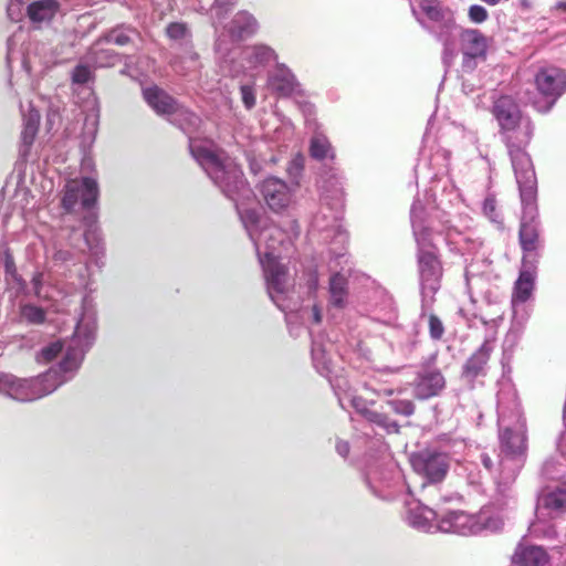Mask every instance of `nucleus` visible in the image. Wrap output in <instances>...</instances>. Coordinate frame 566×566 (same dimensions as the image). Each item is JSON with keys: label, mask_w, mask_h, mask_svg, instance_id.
Listing matches in <instances>:
<instances>
[{"label": "nucleus", "mask_w": 566, "mask_h": 566, "mask_svg": "<svg viewBox=\"0 0 566 566\" xmlns=\"http://www.w3.org/2000/svg\"><path fill=\"white\" fill-rule=\"evenodd\" d=\"M96 329L95 302L91 295H85L75 331L62 360L36 377L18 378L12 374H0V394L20 402H31L54 392L76 375L95 342Z\"/></svg>", "instance_id": "nucleus-1"}, {"label": "nucleus", "mask_w": 566, "mask_h": 566, "mask_svg": "<svg viewBox=\"0 0 566 566\" xmlns=\"http://www.w3.org/2000/svg\"><path fill=\"white\" fill-rule=\"evenodd\" d=\"M170 117L169 120L188 136L193 159L227 198L235 199L238 193L247 192L245 179L239 165L224 156L212 140L193 137L201 123L198 115L178 105V111Z\"/></svg>", "instance_id": "nucleus-2"}, {"label": "nucleus", "mask_w": 566, "mask_h": 566, "mask_svg": "<svg viewBox=\"0 0 566 566\" xmlns=\"http://www.w3.org/2000/svg\"><path fill=\"white\" fill-rule=\"evenodd\" d=\"M497 427L501 453L500 483L511 484L523 468L527 457V427L516 390L511 385L497 392Z\"/></svg>", "instance_id": "nucleus-3"}, {"label": "nucleus", "mask_w": 566, "mask_h": 566, "mask_svg": "<svg viewBox=\"0 0 566 566\" xmlns=\"http://www.w3.org/2000/svg\"><path fill=\"white\" fill-rule=\"evenodd\" d=\"M420 11L411 6V11L421 27L433 35L443 45L442 61L450 65L457 55V39L461 43L463 55L480 56L484 61L488 52V40L476 29H460L454 19L453 12L443 8L437 0H421Z\"/></svg>", "instance_id": "nucleus-4"}, {"label": "nucleus", "mask_w": 566, "mask_h": 566, "mask_svg": "<svg viewBox=\"0 0 566 566\" xmlns=\"http://www.w3.org/2000/svg\"><path fill=\"white\" fill-rule=\"evenodd\" d=\"M247 192L237 195L235 199L229 198L235 205L240 220L252 241L258 260H279L283 252H287L293 241L300 234V227L296 219L285 220L284 226L272 222L264 217L258 208H244L239 203L240 199H248L252 191L245 182Z\"/></svg>", "instance_id": "nucleus-5"}, {"label": "nucleus", "mask_w": 566, "mask_h": 566, "mask_svg": "<svg viewBox=\"0 0 566 566\" xmlns=\"http://www.w3.org/2000/svg\"><path fill=\"white\" fill-rule=\"evenodd\" d=\"M410 222L417 243V262L422 305L427 306L434 300L441 286L442 264L433 243V229L427 220V212L419 199H415L410 208Z\"/></svg>", "instance_id": "nucleus-6"}, {"label": "nucleus", "mask_w": 566, "mask_h": 566, "mask_svg": "<svg viewBox=\"0 0 566 566\" xmlns=\"http://www.w3.org/2000/svg\"><path fill=\"white\" fill-rule=\"evenodd\" d=\"M99 190L97 181L91 177L72 179L65 184L64 195L61 203L65 211L71 212L81 206L87 213L83 218L86 227L84 240L88 248L90 258L101 268L104 264L105 249L102 242L101 232L96 224L97 213L95 211Z\"/></svg>", "instance_id": "nucleus-7"}, {"label": "nucleus", "mask_w": 566, "mask_h": 566, "mask_svg": "<svg viewBox=\"0 0 566 566\" xmlns=\"http://www.w3.org/2000/svg\"><path fill=\"white\" fill-rule=\"evenodd\" d=\"M216 27L214 52L217 62L223 74H238L242 67L230 61L235 53L237 44L254 38L260 31V22L248 10L237 11L232 18L219 30Z\"/></svg>", "instance_id": "nucleus-8"}, {"label": "nucleus", "mask_w": 566, "mask_h": 566, "mask_svg": "<svg viewBox=\"0 0 566 566\" xmlns=\"http://www.w3.org/2000/svg\"><path fill=\"white\" fill-rule=\"evenodd\" d=\"M492 113L500 126L504 144L512 142L530 143L534 125L528 116L522 114L518 105L510 96H500L493 104Z\"/></svg>", "instance_id": "nucleus-9"}, {"label": "nucleus", "mask_w": 566, "mask_h": 566, "mask_svg": "<svg viewBox=\"0 0 566 566\" xmlns=\"http://www.w3.org/2000/svg\"><path fill=\"white\" fill-rule=\"evenodd\" d=\"M364 475L367 488L378 499L392 501L405 490L409 492L400 470L386 458L368 463Z\"/></svg>", "instance_id": "nucleus-10"}, {"label": "nucleus", "mask_w": 566, "mask_h": 566, "mask_svg": "<svg viewBox=\"0 0 566 566\" xmlns=\"http://www.w3.org/2000/svg\"><path fill=\"white\" fill-rule=\"evenodd\" d=\"M413 471L422 478L421 490L427 500L440 494L439 484L449 471V458L444 452L426 449L413 453L410 459Z\"/></svg>", "instance_id": "nucleus-11"}, {"label": "nucleus", "mask_w": 566, "mask_h": 566, "mask_svg": "<svg viewBox=\"0 0 566 566\" xmlns=\"http://www.w3.org/2000/svg\"><path fill=\"white\" fill-rule=\"evenodd\" d=\"M522 217L518 230V243L523 252L522 263L538 264L544 250L541 221L536 199L522 200Z\"/></svg>", "instance_id": "nucleus-12"}, {"label": "nucleus", "mask_w": 566, "mask_h": 566, "mask_svg": "<svg viewBox=\"0 0 566 566\" xmlns=\"http://www.w3.org/2000/svg\"><path fill=\"white\" fill-rule=\"evenodd\" d=\"M259 263L263 270L266 292L271 301L284 313L295 311L298 303L292 297V282L287 268L275 259L259 261Z\"/></svg>", "instance_id": "nucleus-13"}, {"label": "nucleus", "mask_w": 566, "mask_h": 566, "mask_svg": "<svg viewBox=\"0 0 566 566\" xmlns=\"http://www.w3.org/2000/svg\"><path fill=\"white\" fill-rule=\"evenodd\" d=\"M530 143L512 142L505 144L522 200H533L537 196L536 175L530 155L525 151Z\"/></svg>", "instance_id": "nucleus-14"}, {"label": "nucleus", "mask_w": 566, "mask_h": 566, "mask_svg": "<svg viewBox=\"0 0 566 566\" xmlns=\"http://www.w3.org/2000/svg\"><path fill=\"white\" fill-rule=\"evenodd\" d=\"M535 85L543 102H535L534 106L541 113H547L566 90V75L554 66L542 67L535 75Z\"/></svg>", "instance_id": "nucleus-15"}, {"label": "nucleus", "mask_w": 566, "mask_h": 566, "mask_svg": "<svg viewBox=\"0 0 566 566\" xmlns=\"http://www.w3.org/2000/svg\"><path fill=\"white\" fill-rule=\"evenodd\" d=\"M344 210L336 211V205L322 201L319 210L313 216L310 223L311 233H322L323 240H336L340 245L348 241V233L340 221Z\"/></svg>", "instance_id": "nucleus-16"}, {"label": "nucleus", "mask_w": 566, "mask_h": 566, "mask_svg": "<svg viewBox=\"0 0 566 566\" xmlns=\"http://www.w3.org/2000/svg\"><path fill=\"white\" fill-rule=\"evenodd\" d=\"M230 61L234 65L242 67L238 74H227L231 77H238L250 71L265 69L270 64L279 63L277 52L269 44L258 42L244 46L240 51L237 50L233 55H230Z\"/></svg>", "instance_id": "nucleus-17"}, {"label": "nucleus", "mask_w": 566, "mask_h": 566, "mask_svg": "<svg viewBox=\"0 0 566 566\" xmlns=\"http://www.w3.org/2000/svg\"><path fill=\"white\" fill-rule=\"evenodd\" d=\"M268 90L280 98L304 97L305 90L293 70L285 63L274 64L266 74Z\"/></svg>", "instance_id": "nucleus-18"}, {"label": "nucleus", "mask_w": 566, "mask_h": 566, "mask_svg": "<svg viewBox=\"0 0 566 566\" xmlns=\"http://www.w3.org/2000/svg\"><path fill=\"white\" fill-rule=\"evenodd\" d=\"M333 344L329 340H325L323 335L313 337L311 357L314 369L324 378H326L334 389L335 395H338L337 389L339 388V378L335 363L332 358ZM338 402L343 409H345L343 398L338 397Z\"/></svg>", "instance_id": "nucleus-19"}, {"label": "nucleus", "mask_w": 566, "mask_h": 566, "mask_svg": "<svg viewBox=\"0 0 566 566\" xmlns=\"http://www.w3.org/2000/svg\"><path fill=\"white\" fill-rule=\"evenodd\" d=\"M297 184L289 185L281 178L270 176L260 185L261 196L266 206L275 213L287 211L294 202Z\"/></svg>", "instance_id": "nucleus-20"}, {"label": "nucleus", "mask_w": 566, "mask_h": 566, "mask_svg": "<svg viewBox=\"0 0 566 566\" xmlns=\"http://www.w3.org/2000/svg\"><path fill=\"white\" fill-rule=\"evenodd\" d=\"M446 388V378L437 367L423 366L412 381L413 396L427 400L439 396Z\"/></svg>", "instance_id": "nucleus-21"}, {"label": "nucleus", "mask_w": 566, "mask_h": 566, "mask_svg": "<svg viewBox=\"0 0 566 566\" xmlns=\"http://www.w3.org/2000/svg\"><path fill=\"white\" fill-rule=\"evenodd\" d=\"M406 523L422 533L438 532V515L434 510L418 500L406 501Z\"/></svg>", "instance_id": "nucleus-22"}, {"label": "nucleus", "mask_w": 566, "mask_h": 566, "mask_svg": "<svg viewBox=\"0 0 566 566\" xmlns=\"http://www.w3.org/2000/svg\"><path fill=\"white\" fill-rule=\"evenodd\" d=\"M438 532L452 533L462 536L481 533L479 517L463 511H450L438 521Z\"/></svg>", "instance_id": "nucleus-23"}, {"label": "nucleus", "mask_w": 566, "mask_h": 566, "mask_svg": "<svg viewBox=\"0 0 566 566\" xmlns=\"http://www.w3.org/2000/svg\"><path fill=\"white\" fill-rule=\"evenodd\" d=\"M318 188L322 201L336 205V211L344 210L343 176L338 169L326 166L319 174Z\"/></svg>", "instance_id": "nucleus-24"}, {"label": "nucleus", "mask_w": 566, "mask_h": 566, "mask_svg": "<svg viewBox=\"0 0 566 566\" xmlns=\"http://www.w3.org/2000/svg\"><path fill=\"white\" fill-rule=\"evenodd\" d=\"M493 345L489 340L483 344L465 360L461 376L468 382L474 381L486 374L488 361L490 359Z\"/></svg>", "instance_id": "nucleus-25"}, {"label": "nucleus", "mask_w": 566, "mask_h": 566, "mask_svg": "<svg viewBox=\"0 0 566 566\" xmlns=\"http://www.w3.org/2000/svg\"><path fill=\"white\" fill-rule=\"evenodd\" d=\"M537 264L522 263L518 277L515 281L511 301L528 302L535 289Z\"/></svg>", "instance_id": "nucleus-26"}, {"label": "nucleus", "mask_w": 566, "mask_h": 566, "mask_svg": "<svg viewBox=\"0 0 566 566\" xmlns=\"http://www.w3.org/2000/svg\"><path fill=\"white\" fill-rule=\"evenodd\" d=\"M143 96L148 106L158 115L171 116L178 111L179 103L157 85L145 87Z\"/></svg>", "instance_id": "nucleus-27"}, {"label": "nucleus", "mask_w": 566, "mask_h": 566, "mask_svg": "<svg viewBox=\"0 0 566 566\" xmlns=\"http://www.w3.org/2000/svg\"><path fill=\"white\" fill-rule=\"evenodd\" d=\"M21 112L23 116V128L21 132L19 155L22 159H27L39 130L40 113L32 105H29L27 113L23 111L22 107Z\"/></svg>", "instance_id": "nucleus-28"}, {"label": "nucleus", "mask_w": 566, "mask_h": 566, "mask_svg": "<svg viewBox=\"0 0 566 566\" xmlns=\"http://www.w3.org/2000/svg\"><path fill=\"white\" fill-rule=\"evenodd\" d=\"M140 39L139 31L130 24L120 23L106 31H104L96 43H107L117 46L135 45L136 41Z\"/></svg>", "instance_id": "nucleus-29"}, {"label": "nucleus", "mask_w": 566, "mask_h": 566, "mask_svg": "<svg viewBox=\"0 0 566 566\" xmlns=\"http://www.w3.org/2000/svg\"><path fill=\"white\" fill-rule=\"evenodd\" d=\"M512 322L506 335V340H516L524 331V327L531 316L532 306L527 302L511 301Z\"/></svg>", "instance_id": "nucleus-30"}, {"label": "nucleus", "mask_w": 566, "mask_h": 566, "mask_svg": "<svg viewBox=\"0 0 566 566\" xmlns=\"http://www.w3.org/2000/svg\"><path fill=\"white\" fill-rule=\"evenodd\" d=\"M547 560V553L539 546L520 545L513 555V563L516 566H543Z\"/></svg>", "instance_id": "nucleus-31"}, {"label": "nucleus", "mask_w": 566, "mask_h": 566, "mask_svg": "<svg viewBox=\"0 0 566 566\" xmlns=\"http://www.w3.org/2000/svg\"><path fill=\"white\" fill-rule=\"evenodd\" d=\"M96 43L90 49L86 54V61L95 67H113L122 60V54L112 49L98 48Z\"/></svg>", "instance_id": "nucleus-32"}, {"label": "nucleus", "mask_w": 566, "mask_h": 566, "mask_svg": "<svg viewBox=\"0 0 566 566\" xmlns=\"http://www.w3.org/2000/svg\"><path fill=\"white\" fill-rule=\"evenodd\" d=\"M59 8L56 0H36L27 7V13L32 22H45L52 20Z\"/></svg>", "instance_id": "nucleus-33"}, {"label": "nucleus", "mask_w": 566, "mask_h": 566, "mask_svg": "<svg viewBox=\"0 0 566 566\" xmlns=\"http://www.w3.org/2000/svg\"><path fill=\"white\" fill-rule=\"evenodd\" d=\"M543 506L551 514L558 516L566 513V489L555 488L545 493L542 497Z\"/></svg>", "instance_id": "nucleus-34"}, {"label": "nucleus", "mask_w": 566, "mask_h": 566, "mask_svg": "<svg viewBox=\"0 0 566 566\" xmlns=\"http://www.w3.org/2000/svg\"><path fill=\"white\" fill-rule=\"evenodd\" d=\"M310 154L314 159L333 160L335 157L333 147L327 139V137L323 134L315 133L310 142Z\"/></svg>", "instance_id": "nucleus-35"}, {"label": "nucleus", "mask_w": 566, "mask_h": 566, "mask_svg": "<svg viewBox=\"0 0 566 566\" xmlns=\"http://www.w3.org/2000/svg\"><path fill=\"white\" fill-rule=\"evenodd\" d=\"M331 303L334 306L343 307L347 297V281L339 272L334 273L329 279Z\"/></svg>", "instance_id": "nucleus-36"}, {"label": "nucleus", "mask_w": 566, "mask_h": 566, "mask_svg": "<svg viewBox=\"0 0 566 566\" xmlns=\"http://www.w3.org/2000/svg\"><path fill=\"white\" fill-rule=\"evenodd\" d=\"M182 53L177 55L172 62L176 72H184V64L191 62L192 69H200L199 55L193 51L192 42L181 45Z\"/></svg>", "instance_id": "nucleus-37"}, {"label": "nucleus", "mask_w": 566, "mask_h": 566, "mask_svg": "<svg viewBox=\"0 0 566 566\" xmlns=\"http://www.w3.org/2000/svg\"><path fill=\"white\" fill-rule=\"evenodd\" d=\"M483 214L492 222L496 229L502 230L504 228L503 217L497 209L495 196L489 193L482 203Z\"/></svg>", "instance_id": "nucleus-38"}, {"label": "nucleus", "mask_w": 566, "mask_h": 566, "mask_svg": "<svg viewBox=\"0 0 566 566\" xmlns=\"http://www.w3.org/2000/svg\"><path fill=\"white\" fill-rule=\"evenodd\" d=\"M365 419L371 424L384 429L387 433H397L399 431V424L397 421L390 419L384 412L371 409Z\"/></svg>", "instance_id": "nucleus-39"}, {"label": "nucleus", "mask_w": 566, "mask_h": 566, "mask_svg": "<svg viewBox=\"0 0 566 566\" xmlns=\"http://www.w3.org/2000/svg\"><path fill=\"white\" fill-rule=\"evenodd\" d=\"M167 36L172 41H178L180 46L191 42V32L184 22H171L166 28Z\"/></svg>", "instance_id": "nucleus-40"}, {"label": "nucleus", "mask_w": 566, "mask_h": 566, "mask_svg": "<svg viewBox=\"0 0 566 566\" xmlns=\"http://www.w3.org/2000/svg\"><path fill=\"white\" fill-rule=\"evenodd\" d=\"M72 337L67 340L66 344L62 343L61 340H55L50 343L49 345L44 346L38 354H36V360L41 364H46L52 361L65 347V353L67 350V347L70 345Z\"/></svg>", "instance_id": "nucleus-41"}, {"label": "nucleus", "mask_w": 566, "mask_h": 566, "mask_svg": "<svg viewBox=\"0 0 566 566\" xmlns=\"http://www.w3.org/2000/svg\"><path fill=\"white\" fill-rule=\"evenodd\" d=\"M21 317L28 324L41 325L45 322L46 313L40 306L25 304L21 307Z\"/></svg>", "instance_id": "nucleus-42"}, {"label": "nucleus", "mask_w": 566, "mask_h": 566, "mask_svg": "<svg viewBox=\"0 0 566 566\" xmlns=\"http://www.w3.org/2000/svg\"><path fill=\"white\" fill-rule=\"evenodd\" d=\"M307 95L305 94L304 97H293L295 99V103L298 107V109L302 112L305 123L308 127H316V108L313 103L306 99Z\"/></svg>", "instance_id": "nucleus-43"}, {"label": "nucleus", "mask_w": 566, "mask_h": 566, "mask_svg": "<svg viewBox=\"0 0 566 566\" xmlns=\"http://www.w3.org/2000/svg\"><path fill=\"white\" fill-rule=\"evenodd\" d=\"M238 3V0H213L211 6V15L213 24L221 21L229 11H231Z\"/></svg>", "instance_id": "nucleus-44"}, {"label": "nucleus", "mask_w": 566, "mask_h": 566, "mask_svg": "<svg viewBox=\"0 0 566 566\" xmlns=\"http://www.w3.org/2000/svg\"><path fill=\"white\" fill-rule=\"evenodd\" d=\"M476 517H479L481 532L488 531L495 533L501 531L504 525L503 520L497 514L488 515L486 513H480Z\"/></svg>", "instance_id": "nucleus-45"}, {"label": "nucleus", "mask_w": 566, "mask_h": 566, "mask_svg": "<svg viewBox=\"0 0 566 566\" xmlns=\"http://www.w3.org/2000/svg\"><path fill=\"white\" fill-rule=\"evenodd\" d=\"M98 119L99 108L96 104H94L92 109L86 114L84 122V128L86 130L85 136L87 135L91 142H93L95 138V134L97 132L98 126Z\"/></svg>", "instance_id": "nucleus-46"}, {"label": "nucleus", "mask_w": 566, "mask_h": 566, "mask_svg": "<svg viewBox=\"0 0 566 566\" xmlns=\"http://www.w3.org/2000/svg\"><path fill=\"white\" fill-rule=\"evenodd\" d=\"M387 406L397 415L410 417L415 412V403L409 399H390Z\"/></svg>", "instance_id": "nucleus-47"}, {"label": "nucleus", "mask_w": 566, "mask_h": 566, "mask_svg": "<svg viewBox=\"0 0 566 566\" xmlns=\"http://www.w3.org/2000/svg\"><path fill=\"white\" fill-rule=\"evenodd\" d=\"M241 101L247 109H252L256 104V90L254 83L240 85Z\"/></svg>", "instance_id": "nucleus-48"}, {"label": "nucleus", "mask_w": 566, "mask_h": 566, "mask_svg": "<svg viewBox=\"0 0 566 566\" xmlns=\"http://www.w3.org/2000/svg\"><path fill=\"white\" fill-rule=\"evenodd\" d=\"M480 461H481L482 465L484 467V469L494 478V480L499 486L505 488L509 485V484H504L503 482L500 483L501 482L500 481V472H501L500 464L497 463V467L495 468V463L489 453L481 452Z\"/></svg>", "instance_id": "nucleus-49"}, {"label": "nucleus", "mask_w": 566, "mask_h": 566, "mask_svg": "<svg viewBox=\"0 0 566 566\" xmlns=\"http://www.w3.org/2000/svg\"><path fill=\"white\" fill-rule=\"evenodd\" d=\"M93 78V72L88 65L78 64L72 72V81L75 84H86Z\"/></svg>", "instance_id": "nucleus-50"}, {"label": "nucleus", "mask_w": 566, "mask_h": 566, "mask_svg": "<svg viewBox=\"0 0 566 566\" xmlns=\"http://www.w3.org/2000/svg\"><path fill=\"white\" fill-rule=\"evenodd\" d=\"M6 281L9 286V290L14 291L15 296L28 293L27 282L18 272L6 277Z\"/></svg>", "instance_id": "nucleus-51"}, {"label": "nucleus", "mask_w": 566, "mask_h": 566, "mask_svg": "<svg viewBox=\"0 0 566 566\" xmlns=\"http://www.w3.org/2000/svg\"><path fill=\"white\" fill-rule=\"evenodd\" d=\"M349 405L355 409V411L360 415L364 419L371 411V406H374V401H368L360 396H352L349 399Z\"/></svg>", "instance_id": "nucleus-52"}, {"label": "nucleus", "mask_w": 566, "mask_h": 566, "mask_svg": "<svg viewBox=\"0 0 566 566\" xmlns=\"http://www.w3.org/2000/svg\"><path fill=\"white\" fill-rule=\"evenodd\" d=\"M429 334H430V337L433 339V340H439L442 338L443 334H444V326H443V323L441 322V319L434 315V314H431L429 316Z\"/></svg>", "instance_id": "nucleus-53"}, {"label": "nucleus", "mask_w": 566, "mask_h": 566, "mask_svg": "<svg viewBox=\"0 0 566 566\" xmlns=\"http://www.w3.org/2000/svg\"><path fill=\"white\" fill-rule=\"evenodd\" d=\"M25 0H9L7 14L11 21L18 22L23 15V4Z\"/></svg>", "instance_id": "nucleus-54"}, {"label": "nucleus", "mask_w": 566, "mask_h": 566, "mask_svg": "<svg viewBox=\"0 0 566 566\" xmlns=\"http://www.w3.org/2000/svg\"><path fill=\"white\" fill-rule=\"evenodd\" d=\"M468 15L470 21L476 24L485 22L489 18L486 9L480 4L470 6Z\"/></svg>", "instance_id": "nucleus-55"}, {"label": "nucleus", "mask_w": 566, "mask_h": 566, "mask_svg": "<svg viewBox=\"0 0 566 566\" xmlns=\"http://www.w3.org/2000/svg\"><path fill=\"white\" fill-rule=\"evenodd\" d=\"M70 264H75V255L71 251L59 249L54 252V254H53V265L54 266H59V265L67 266Z\"/></svg>", "instance_id": "nucleus-56"}, {"label": "nucleus", "mask_w": 566, "mask_h": 566, "mask_svg": "<svg viewBox=\"0 0 566 566\" xmlns=\"http://www.w3.org/2000/svg\"><path fill=\"white\" fill-rule=\"evenodd\" d=\"M305 285L308 294H313L318 287V273L314 269H310L305 274Z\"/></svg>", "instance_id": "nucleus-57"}, {"label": "nucleus", "mask_w": 566, "mask_h": 566, "mask_svg": "<svg viewBox=\"0 0 566 566\" xmlns=\"http://www.w3.org/2000/svg\"><path fill=\"white\" fill-rule=\"evenodd\" d=\"M303 163L304 159L302 156H296L295 158H293L287 168L289 174L291 176L297 177L303 170Z\"/></svg>", "instance_id": "nucleus-58"}, {"label": "nucleus", "mask_w": 566, "mask_h": 566, "mask_svg": "<svg viewBox=\"0 0 566 566\" xmlns=\"http://www.w3.org/2000/svg\"><path fill=\"white\" fill-rule=\"evenodd\" d=\"M479 61H481L480 56L463 55L461 65L462 71L468 73L473 72L476 69Z\"/></svg>", "instance_id": "nucleus-59"}, {"label": "nucleus", "mask_w": 566, "mask_h": 566, "mask_svg": "<svg viewBox=\"0 0 566 566\" xmlns=\"http://www.w3.org/2000/svg\"><path fill=\"white\" fill-rule=\"evenodd\" d=\"M43 277H44V274L40 271L34 272L32 275V279H31L32 292L36 296L41 295Z\"/></svg>", "instance_id": "nucleus-60"}, {"label": "nucleus", "mask_w": 566, "mask_h": 566, "mask_svg": "<svg viewBox=\"0 0 566 566\" xmlns=\"http://www.w3.org/2000/svg\"><path fill=\"white\" fill-rule=\"evenodd\" d=\"M335 450L337 454L340 455L342 458H347L350 451L349 442L346 440L337 439Z\"/></svg>", "instance_id": "nucleus-61"}, {"label": "nucleus", "mask_w": 566, "mask_h": 566, "mask_svg": "<svg viewBox=\"0 0 566 566\" xmlns=\"http://www.w3.org/2000/svg\"><path fill=\"white\" fill-rule=\"evenodd\" d=\"M555 465V462L554 461H546L543 465V474L549 479V480H558V479H562L563 476L562 475H558V474H555L553 472V468Z\"/></svg>", "instance_id": "nucleus-62"}, {"label": "nucleus", "mask_w": 566, "mask_h": 566, "mask_svg": "<svg viewBox=\"0 0 566 566\" xmlns=\"http://www.w3.org/2000/svg\"><path fill=\"white\" fill-rule=\"evenodd\" d=\"M4 272H6V277H8L11 274L17 273V268H15L14 261H13V259L10 255L6 256V260H4Z\"/></svg>", "instance_id": "nucleus-63"}, {"label": "nucleus", "mask_w": 566, "mask_h": 566, "mask_svg": "<svg viewBox=\"0 0 566 566\" xmlns=\"http://www.w3.org/2000/svg\"><path fill=\"white\" fill-rule=\"evenodd\" d=\"M463 241L467 243L468 247L465 249L469 252L476 251L482 245V242L479 239H471L469 237H464Z\"/></svg>", "instance_id": "nucleus-64"}]
</instances>
